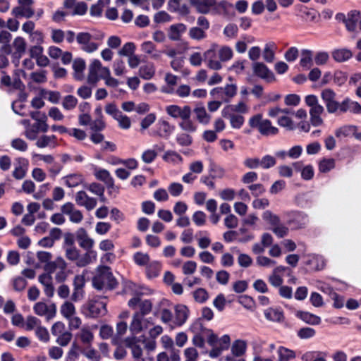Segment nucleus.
<instances>
[{"instance_id":"48","label":"nucleus","mask_w":361,"mask_h":361,"mask_svg":"<svg viewBox=\"0 0 361 361\" xmlns=\"http://www.w3.org/2000/svg\"><path fill=\"white\" fill-rule=\"evenodd\" d=\"M238 87L235 84H227L222 87V92L227 103L237 94Z\"/></svg>"},{"instance_id":"23","label":"nucleus","mask_w":361,"mask_h":361,"mask_svg":"<svg viewBox=\"0 0 361 361\" xmlns=\"http://www.w3.org/2000/svg\"><path fill=\"white\" fill-rule=\"evenodd\" d=\"M254 73L262 79L269 80L274 78L272 73L269 70L267 66L263 63L255 62L252 64Z\"/></svg>"},{"instance_id":"44","label":"nucleus","mask_w":361,"mask_h":361,"mask_svg":"<svg viewBox=\"0 0 361 361\" xmlns=\"http://www.w3.org/2000/svg\"><path fill=\"white\" fill-rule=\"evenodd\" d=\"M332 56L338 62H343L352 56V53L347 49H336L333 51Z\"/></svg>"},{"instance_id":"13","label":"nucleus","mask_w":361,"mask_h":361,"mask_svg":"<svg viewBox=\"0 0 361 361\" xmlns=\"http://www.w3.org/2000/svg\"><path fill=\"white\" fill-rule=\"evenodd\" d=\"M128 306L132 309H135L138 305L140 312H137L145 316L149 314L152 309V302L149 300H143L140 295H136L132 298L128 302Z\"/></svg>"},{"instance_id":"6","label":"nucleus","mask_w":361,"mask_h":361,"mask_svg":"<svg viewBox=\"0 0 361 361\" xmlns=\"http://www.w3.org/2000/svg\"><path fill=\"white\" fill-rule=\"evenodd\" d=\"M18 2L19 5L11 11V14L14 17L30 18L34 16L35 11L32 6L34 3L33 0H18Z\"/></svg>"},{"instance_id":"14","label":"nucleus","mask_w":361,"mask_h":361,"mask_svg":"<svg viewBox=\"0 0 361 361\" xmlns=\"http://www.w3.org/2000/svg\"><path fill=\"white\" fill-rule=\"evenodd\" d=\"M156 127V130H151L150 135L165 139L168 138L174 130V126L165 120H159Z\"/></svg>"},{"instance_id":"62","label":"nucleus","mask_w":361,"mask_h":361,"mask_svg":"<svg viewBox=\"0 0 361 361\" xmlns=\"http://www.w3.org/2000/svg\"><path fill=\"white\" fill-rule=\"evenodd\" d=\"M335 166V161L334 159H324L322 160L319 165V171L322 173H326Z\"/></svg>"},{"instance_id":"55","label":"nucleus","mask_w":361,"mask_h":361,"mask_svg":"<svg viewBox=\"0 0 361 361\" xmlns=\"http://www.w3.org/2000/svg\"><path fill=\"white\" fill-rule=\"evenodd\" d=\"M262 219L272 226H276L280 224L279 217L269 210H267L262 214Z\"/></svg>"},{"instance_id":"37","label":"nucleus","mask_w":361,"mask_h":361,"mask_svg":"<svg viewBox=\"0 0 361 361\" xmlns=\"http://www.w3.org/2000/svg\"><path fill=\"white\" fill-rule=\"evenodd\" d=\"M300 65L305 69H310L313 65L312 51L304 49L301 52Z\"/></svg>"},{"instance_id":"40","label":"nucleus","mask_w":361,"mask_h":361,"mask_svg":"<svg viewBox=\"0 0 361 361\" xmlns=\"http://www.w3.org/2000/svg\"><path fill=\"white\" fill-rule=\"evenodd\" d=\"M357 131V126L353 125L343 126L335 131V135L338 138L345 137L350 135H354Z\"/></svg>"},{"instance_id":"27","label":"nucleus","mask_w":361,"mask_h":361,"mask_svg":"<svg viewBox=\"0 0 361 361\" xmlns=\"http://www.w3.org/2000/svg\"><path fill=\"white\" fill-rule=\"evenodd\" d=\"M138 74L140 78L145 80H150L155 74V66L152 62H147L142 64L140 68Z\"/></svg>"},{"instance_id":"30","label":"nucleus","mask_w":361,"mask_h":361,"mask_svg":"<svg viewBox=\"0 0 361 361\" xmlns=\"http://www.w3.org/2000/svg\"><path fill=\"white\" fill-rule=\"evenodd\" d=\"M247 341L242 339H237L233 341L231 345V352L233 355L240 357L243 355L247 350Z\"/></svg>"},{"instance_id":"19","label":"nucleus","mask_w":361,"mask_h":361,"mask_svg":"<svg viewBox=\"0 0 361 361\" xmlns=\"http://www.w3.org/2000/svg\"><path fill=\"white\" fill-rule=\"evenodd\" d=\"M26 42L22 37H17L14 39L12 47L14 49L13 52V57L14 58V63H18V60L21 58L22 55L25 52Z\"/></svg>"},{"instance_id":"25","label":"nucleus","mask_w":361,"mask_h":361,"mask_svg":"<svg viewBox=\"0 0 361 361\" xmlns=\"http://www.w3.org/2000/svg\"><path fill=\"white\" fill-rule=\"evenodd\" d=\"M360 19V13L359 11H352L348 13L347 17L344 19L347 30L350 32H355Z\"/></svg>"},{"instance_id":"3","label":"nucleus","mask_w":361,"mask_h":361,"mask_svg":"<svg viewBox=\"0 0 361 361\" xmlns=\"http://www.w3.org/2000/svg\"><path fill=\"white\" fill-rule=\"evenodd\" d=\"M75 238L79 246L86 252L83 254V262H88L90 259H97V252L92 248L94 240L91 238L87 231L84 228H79L75 232Z\"/></svg>"},{"instance_id":"59","label":"nucleus","mask_w":361,"mask_h":361,"mask_svg":"<svg viewBox=\"0 0 361 361\" xmlns=\"http://www.w3.org/2000/svg\"><path fill=\"white\" fill-rule=\"evenodd\" d=\"M30 78L36 83L42 84L47 82V72L44 70L30 73Z\"/></svg>"},{"instance_id":"10","label":"nucleus","mask_w":361,"mask_h":361,"mask_svg":"<svg viewBox=\"0 0 361 361\" xmlns=\"http://www.w3.org/2000/svg\"><path fill=\"white\" fill-rule=\"evenodd\" d=\"M336 93L329 88L323 90L321 92V97L329 114H334L339 109L340 103L336 101Z\"/></svg>"},{"instance_id":"63","label":"nucleus","mask_w":361,"mask_h":361,"mask_svg":"<svg viewBox=\"0 0 361 361\" xmlns=\"http://www.w3.org/2000/svg\"><path fill=\"white\" fill-rule=\"evenodd\" d=\"M256 263L259 267H272L276 264V261L269 258L268 257L259 255L256 258Z\"/></svg>"},{"instance_id":"56","label":"nucleus","mask_w":361,"mask_h":361,"mask_svg":"<svg viewBox=\"0 0 361 361\" xmlns=\"http://www.w3.org/2000/svg\"><path fill=\"white\" fill-rule=\"evenodd\" d=\"M68 330L66 329V325L62 322H56L53 324L51 327V334L56 337L59 335H61Z\"/></svg>"},{"instance_id":"42","label":"nucleus","mask_w":361,"mask_h":361,"mask_svg":"<svg viewBox=\"0 0 361 361\" xmlns=\"http://www.w3.org/2000/svg\"><path fill=\"white\" fill-rule=\"evenodd\" d=\"M197 120L202 124H208L209 123L211 116L207 113L204 106H197L194 109Z\"/></svg>"},{"instance_id":"61","label":"nucleus","mask_w":361,"mask_h":361,"mask_svg":"<svg viewBox=\"0 0 361 361\" xmlns=\"http://www.w3.org/2000/svg\"><path fill=\"white\" fill-rule=\"evenodd\" d=\"M278 124L288 130H293L295 126L292 119L286 116H281L278 119Z\"/></svg>"},{"instance_id":"35","label":"nucleus","mask_w":361,"mask_h":361,"mask_svg":"<svg viewBox=\"0 0 361 361\" xmlns=\"http://www.w3.org/2000/svg\"><path fill=\"white\" fill-rule=\"evenodd\" d=\"M73 68L75 71L74 78L78 80H82L84 78L83 71L85 68V62L83 59H77L73 61Z\"/></svg>"},{"instance_id":"29","label":"nucleus","mask_w":361,"mask_h":361,"mask_svg":"<svg viewBox=\"0 0 361 361\" xmlns=\"http://www.w3.org/2000/svg\"><path fill=\"white\" fill-rule=\"evenodd\" d=\"M77 337L79 338L82 343L86 345H91L94 340V334L89 326H83L81 328L80 331L77 334Z\"/></svg>"},{"instance_id":"36","label":"nucleus","mask_w":361,"mask_h":361,"mask_svg":"<svg viewBox=\"0 0 361 361\" xmlns=\"http://www.w3.org/2000/svg\"><path fill=\"white\" fill-rule=\"evenodd\" d=\"M265 317L271 322H280L283 320V313L278 309L269 308L264 312Z\"/></svg>"},{"instance_id":"39","label":"nucleus","mask_w":361,"mask_h":361,"mask_svg":"<svg viewBox=\"0 0 361 361\" xmlns=\"http://www.w3.org/2000/svg\"><path fill=\"white\" fill-rule=\"evenodd\" d=\"M278 361H288L295 357V353L283 346H279L277 349Z\"/></svg>"},{"instance_id":"33","label":"nucleus","mask_w":361,"mask_h":361,"mask_svg":"<svg viewBox=\"0 0 361 361\" xmlns=\"http://www.w3.org/2000/svg\"><path fill=\"white\" fill-rule=\"evenodd\" d=\"M60 313L67 319L76 314V309L71 302L65 301L60 307Z\"/></svg>"},{"instance_id":"5","label":"nucleus","mask_w":361,"mask_h":361,"mask_svg":"<svg viewBox=\"0 0 361 361\" xmlns=\"http://www.w3.org/2000/svg\"><path fill=\"white\" fill-rule=\"evenodd\" d=\"M82 310L86 317L91 318L103 316L107 312L106 303L99 299L89 300L83 305Z\"/></svg>"},{"instance_id":"8","label":"nucleus","mask_w":361,"mask_h":361,"mask_svg":"<svg viewBox=\"0 0 361 361\" xmlns=\"http://www.w3.org/2000/svg\"><path fill=\"white\" fill-rule=\"evenodd\" d=\"M33 310L37 315L44 317L47 321H49L56 317V305L55 303L47 305L40 301L35 304Z\"/></svg>"},{"instance_id":"28","label":"nucleus","mask_w":361,"mask_h":361,"mask_svg":"<svg viewBox=\"0 0 361 361\" xmlns=\"http://www.w3.org/2000/svg\"><path fill=\"white\" fill-rule=\"evenodd\" d=\"M190 3L195 6L200 13H207L215 5L216 0H190Z\"/></svg>"},{"instance_id":"34","label":"nucleus","mask_w":361,"mask_h":361,"mask_svg":"<svg viewBox=\"0 0 361 361\" xmlns=\"http://www.w3.org/2000/svg\"><path fill=\"white\" fill-rule=\"evenodd\" d=\"M63 180L68 188H73L82 183L83 177L80 173H71L64 176Z\"/></svg>"},{"instance_id":"15","label":"nucleus","mask_w":361,"mask_h":361,"mask_svg":"<svg viewBox=\"0 0 361 361\" xmlns=\"http://www.w3.org/2000/svg\"><path fill=\"white\" fill-rule=\"evenodd\" d=\"M61 212L68 216L70 221L74 224H79L83 219L82 213L77 209L71 202H66L61 207Z\"/></svg>"},{"instance_id":"32","label":"nucleus","mask_w":361,"mask_h":361,"mask_svg":"<svg viewBox=\"0 0 361 361\" xmlns=\"http://www.w3.org/2000/svg\"><path fill=\"white\" fill-rule=\"evenodd\" d=\"M188 314V310L185 305H178L176 307L175 324L178 326L183 324Z\"/></svg>"},{"instance_id":"41","label":"nucleus","mask_w":361,"mask_h":361,"mask_svg":"<svg viewBox=\"0 0 361 361\" xmlns=\"http://www.w3.org/2000/svg\"><path fill=\"white\" fill-rule=\"evenodd\" d=\"M276 44L274 42H269L265 44L263 49V59L268 63H271L274 60V49H276Z\"/></svg>"},{"instance_id":"31","label":"nucleus","mask_w":361,"mask_h":361,"mask_svg":"<svg viewBox=\"0 0 361 361\" xmlns=\"http://www.w3.org/2000/svg\"><path fill=\"white\" fill-rule=\"evenodd\" d=\"M39 94L40 97L48 99L52 104H58L61 97L59 92L47 90L44 88H39Z\"/></svg>"},{"instance_id":"64","label":"nucleus","mask_w":361,"mask_h":361,"mask_svg":"<svg viewBox=\"0 0 361 361\" xmlns=\"http://www.w3.org/2000/svg\"><path fill=\"white\" fill-rule=\"evenodd\" d=\"M185 361H197L198 352L195 348H188L184 350Z\"/></svg>"},{"instance_id":"53","label":"nucleus","mask_w":361,"mask_h":361,"mask_svg":"<svg viewBox=\"0 0 361 361\" xmlns=\"http://www.w3.org/2000/svg\"><path fill=\"white\" fill-rule=\"evenodd\" d=\"M56 343L61 347L67 346L71 341L73 334L70 331L56 337Z\"/></svg>"},{"instance_id":"46","label":"nucleus","mask_w":361,"mask_h":361,"mask_svg":"<svg viewBox=\"0 0 361 361\" xmlns=\"http://www.w3.org/2000/svg\"><path fill=\"white\" fill-rule=\"evenodd\" d=\"M40 326L41 321L37 317L30 315L26 317L23 328L26 331H35Z\"/></svg>"},{"instance_id":"57","label":"nucleus","mask_w":361,"mask_h":361,"mask_svg":"<svg viewBox=\"0 0 361 361\" xmlns=\"http://www.w3.org/2000/svg\"><path fill=\"white\" fill-rule=\"evenodd\" d=\"M243 166L248 169H256L260 166L259 158L248 157L244 159Z\"/></svg>"},{"instance_id":"43","label":"nucleus","mask_w":361,"mask_h":361,"mask_svg":"<svg viewBox=\"0 0 361 361\" xmlns=\"http://www.w3.org/2000/svg\"><path fill=\"white\" fill-rule=\"evenodd\" d=\"M185 26L181 23L171 25L169 32V39L171 40H178L181 33L185 32Z\"/></svg>"},{"instance_id":"45","label":"nucleus","mask_w":361,"mask_h":361,"mask_svg":"<svg viewBox=\"0 0 361 361\" xmlns=\"http://www.w3.org/2000/svg\"><path fill=\"white\" fill-rule=\"evenodd\" d=\"M160 270L161 264L157 261L149 262L146 267V274L149 279L157 277L159 274Z\"/></svg>"},{"instance_id":"4","label":"nucleus","mask_w":361,"mask_h":361,"mask_svg":"<svg viewBox=\"0 0 361 361\" xmlns=\"http://www.w3.org/2000/svg\"><path fill=\"white\" fill-rule=\"evenodd\" d=\"M248 124L251 128H257L262 135H274L279 133L278 128L273 126L269 120L263 119L260 114L252 116L248 121Z\"/></svg>"},{"instance_id":"20","label":"nucleus","mask_w":361,"mask_h":361,"mask_svg":"<svg viewBox=\"0 0 361 361\" xmlns=\"http://www.w3.org/2000/svg\"><path fill=\"white\" fill-rule=\"evenodd\" d=\"M288 221L294 224L297 228H302L308 222V217L302 212L293 211L288 214Z\"/></svg>"},{"instance_id":"2","label":"nucleus","mask_w":361,"mask_h":361,"mask_svg":"<svg viewBox=\"0 0 361 361\" xmlns=\"http://www.w3.org/2000/svg\"><path fill=\"white\" fill-rule=\"evenodd\" d=\"M93 286L97 290H111L117 286V281L108 267H101L92 279Z\"/></svg>"},{"instance_id":"12","label":"nucleus","mask_w":361,"mask_h":361,"mask_svg":"<svg viewBox=\"0 0 361 361\" xmlns=\"http://www.w3.org/2000/svg\"><path fill=\"white\" fill-rule=\"evenodd\" d=\"M166 112L173 118H180V120L192 115V109L188 105L183 106L176 104L169 105L166 107Z\"/></svg>"},{"instance_id":"9","label":"nucleus","mask_w":361,"mask_h":361,"mask_svg":"<svg viewBox=\"0 0 361 361\" xmlns=\"http://www.w3.org/2000/svg\"><path fill=\"white\" fill-rule=\"evenodd\" d=\"M203 57L209 68L214 71H218L222 68V63L217 59L218 44H212L210 48L204 53Z\"/></svg>"},{"instance_id":"21","label":"nucleus","mask_w":361,"mask_h":361,"mask_svg":"<svg viewBox=\"0 0 361 361\" xmlns=\"http://www.w3.org/2000/svg\"><path fill=\"white\" fill-rule=\"evenodd\" d=\"M100 61L94 59L89 66L87 82L90 85H96L99 80Z\"/></svg>"},{"instance_id":"50","label":"nucleus","mask_w":361,"mask_h":361,"mask_svg":"<svg viewBox=\"0 0 361 361\" xmlns=\"http://www.w3.org/2000/svg\"><path fill=\"white\" fill-rule=\"evenodd\" d=\"M83 355L91 361H99L101 355L99 353L91 347V345H87L83 350Z\"/></svg>"},{"instance_id":"49","label":"nucleus","mask_w":361,"mask_h":361,"mask_svg":"<svg viewBox=\"0 0 361 361\" xmlns=\"http://www.w3.org/2000/svg\"><path fill=\"white\" fill-rule=\"evenodd\" d=\"M233 57V51L228 47L218 46V58L220 63L230 60Z\"/></svg>"},{"instance_id":"18","label":"nucleus","mask_w":361,"mask_h":361,"mask_svg":"<svg viewBox=\"0 0 361 361\" xmlns=\"http://www.w3.org/2000/svg\"><path fill=\"white\" fill-rule=\"evenodd\" d=\"M75 202L81 207H84L87 210H92L97 205V200L90 197L85 191H79L75 194Z\"/></svg>"},{"instance_id":"16","label":"nucleus","mask_w":361,"mask_h":361,"mask_svg":"<svg viewBox=\"0 0 361 361\" xmlns=\"http://www.w3.org/2000/svg\"><path fill=\"white\" fill-rule=\"evenodd\" d=\"M92 35L88 32H79L76 36V40L81 45V49L87 52L92 53L98 49V44L91 42Z\"/></svg>"},{"instance_id":"1","label":"nucleus","mask_w":361,"mask_h":361,"mask_svg":"<svg viewBox=\"0 0 361 361\" xmlns=\"http://www.w3.org/2000/svg\"><path fill=\"white\" fill-rule=\"evenodd\" d=\"M36 257L39 262L44 264V271L55 272V280L57 282L61 283L66 280L69 271L67 270L68 264L63 257H58L51 261V253L46 251L37 252Z\"/></svg>"},{"instance_id":"60","label":"nucleus","mask_w":361,"mask_h":361,"mask_svg":"<svg viewBox=\"0 0 361 361\" xmlns=\"http://www.w3.org/2000/svg\"><path fill=\"white\" fill-rule=\"evenodd\" d=\"M62 347L58 345H53L49 348L48 355L51 359L59 360L63 357V350Z\"/></svg>"},{"instance_id":"47","label":"nucleus","mask_w":361,"mask_h":361,"mask_svg":"<svg viewBox=\"0 0 361 361\" xmlns=\"http://www.w3.org/2000/svg\"><path fill=\"white\" fill-rule=\"evenodd\" d=\"M178 126L184 131L188 133H193L197 130V126L193 121L191 120V116L186 118H183L178 123Z\"/></svg>"},{"instance_id":"26","label":"nucleus","mask_w":361,"mask_h":361,"mask_svg":"<svg viewBox=\"0 0 361 361\" xmlns=\"http://www.w3.org/2000/svg\"><path fill=\"white\" fill-rule=\"evenodd\" d=\"M17 161L18 164L15 166L12 175L16 179L21 180L26 176L28 162L23 158H19Z\"/></svg>"},{"instance_id":"38","label":"nucleus","mask_w":361,"mask_h":361,"mask_svg":"<svg viewBox=\"0 0 361 361\" xmlns=\"http://www.w3.org/2000/svg\"><path fill=\"white\" fill-rule=\"evenodd\" d=\"M296 315L305 322L312 325H317L321 322V319L319 317L307 312L299 311L296 313Z\"/></svg>"},{"instance_id":"24","label":"nucleus","mask_w":361,"mask_h":361,"mask_svg":"<svg viewBox=\"0 0 361 361\" xmlns=\"http://www.w3.org/2000/svg\"><path fill=\"white\" fill-rule=\"evenodd\" d=\"M338 110L341 113L349 111L353 114H361V105L357 102L352 101L347 98L340 103Z\"/></svg>"},{"instance_id":"54","label":"nucleus","mask_w":361,"mask_h":361,"mask_svg":"<svg viewBox=\"0 0 361 361\" xmlns=\"http://www.w3.org/2000/svg\"><path fill=\"white\" fill-rule=\"evenodd\" d=\"M35 336L42 343H48L50 340L49 333L47 329L42 325L39 326L35 331Z\"/></svg>"},{"instance_id":"58","label":"nucleus","mask_w":361,"mask_h":361,"mask_svg":"<svg viewBox=\"0 0 361 361\" xmlns=\"http://www.w3.org/2000/svg\"><path fill=\"white\" fill-rule=\"evenodd\" d=\"M259 162L263 169H268L276 165V160L271 155H265L261 159H259Z\"/></svg>"},{"instance_id":"17","label":"nucleus","mask_w":361,"mask_h":361,"mask_svg":"<svg viewBox=\"0 0 361 361\" xmlns=\"http://www.w3.org/2000/svg\"><path fill=\"white\" fill-rule=\"evenodd\" d=\"M148 319H145L142 314L135 312L133 315L132 322L130 324V331L133 334H137L148 327Z\"/></svg>"},{"instance_id":"51","label":"nucleus","mask_w":361,"mask_h":361,"mask_svg":"<svg viewBox=\"0 0 361 361\" xmlns=\"http://www.w3.org/2000/svg\"><path fill=\"white\" fill-rule=\"evenodd\" d=\"M78 104V99L73 95H66L63 97L62 106L64 109L70 111L75 108Z\"/></svg>"},{"instance_id":"11","label":"nucleus","mask_w":361,"mask_h":361,"mask_svg":"<svg viewBox=\"0 0 361 361\" xmlns=\"http://www.w3.org/2000/svg\"><path fill=\"white\" fill-rule=\"evenodd\" d=\"M66 258L75 263L78 267H84L93 262L94 259H90L88 262H83V254L80 255V251L76 247L64 248Z\"/></svg>"},{"instance_id":"7","label":"nucleus","mask_w":361,"mask_h":361,"mask_svg":"<svg viewBox=\"0 0 361 361\" xmlns=\"http://www.w3.org/2000/svg\"><path fill=\"white\" fill-rule=\"evenodd\" d=\"M47 116L42 114L40 120H37L30 127L26 129L25 135L30 140H36L39 132L46 133L48 131L49 126L47 123Z\"/></svg>"},{"instance_id":"22","label":"nucleus","mask_w":361,"mask_h":361,"mask_svg":"<svg viewBox=\"0 0 361 361\" xmlns=\"http://www.w3.org/2000/svg\"><path fill=\"white\" fill-rule=\"evenodd\" d=\"M228 107L224 108L221 111V115L223 117L228 118L230 121V124L233 128L240 129L245 121V118L242 115L240 114H228Z\"/></svg>"},{"instance_id":"52","label":"nucleus","mask_w":361,"mask_h":361,"mask_svg":"<svg viewBox=\"0 0 361 361\" xmlns=\"http://www.w3.org/2000/svg\"><path fill=\"white\" fill-rule=\"evenodd\" d=\"M149 256L147 253L137 252L133 255L135 263L139 266H147L149 262Z\"/></svg>"}]
</instances>
